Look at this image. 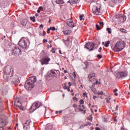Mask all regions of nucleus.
<instances>
[{
    "label": "nucleus",
    "instance_id": "obj_1",
    "mask_svg": "<svg viewBox=\"0 0 130 130\" xmlns=\"http://www.w3.org/2000/svg\"><path fill=\"white\" fill-rule=\"evenodd\" d=\"M3 72L4 73L3 77L7 82H8L10 80L11 82L15 84H19L20 83L21 77L18 76H13L14 75V68L13 66L10 65L7 66L4 69Z\"/></svg>",
    "mask_w": 130,
    "mask_h": 130
},
{
    "label": "nucleus",
    "instance_id": "obj_2",
    "mask_svg": "<svg viewBox=\"0 0 130 130\" xmlns=\"http://www.w3.org/2000/svg\"><path fill=\"white\" fill-rule=\"evenodd\" d=\"M37 80L36 77L35 76H32L27 79L24 84V87L26 90H31V89L34 87V84Z\"/></svg>",
    "mask_w": 130,
    "mask_h": 130
},
{
    "label": "nucleus",
    "instance_id": "obj_3",
    "mask_svg": "<svg viewBox=\"0 0 130 130\" xmlns=\"http://www.w3.org/2000/svg\"><path fill=\"white\" fill-rule=\"evenodd\" d=\"M125 47V43L124 42L121 41L120 42H118L114 46L113 48L114 51L117 52L118 51H121L123 50L124 48Z\"/></svg>",
    "mask_w": 130,
    "mask_h": 130
},
{
    "label": "nucleus",
    "instance_id": "obj_4",
    "mask_svg": "<svg viewBox=\"0 0 130 130\" xmlns=\"http://www.w3.org/2000/svg\"><path fill=\"white\" fill-rule=\"evenodd\" d=\"M41 103L39 102H36V103H34L31 107L29 109V110L31 112H33L37 109V108H39V107L41 106Z\"/></svg>",
    "mask_w": 130,
    "mask_h": 130
},
{
    "label": "nucleus",
    "instance_id": "obj_5",
    "mask_svg": "<svg viewBox=\"0 0 130 130\" xmlns=\"http://www.w3.org/2000/svg\"><path fill=\"white\" fill-rule=\"evenodd\" d=\"M18 45L23 48V49H27L29 46L27 45V43H26V41L24 40V39H21L18 42Z\"/></svg>",
    "mask_w": 130,
    "mask_h": 130
},
{
    "label": "nucleus",
    "instance_id": "obj_6",
    "mask_svg": "<svg viewBox=\"0 0 130 130\" xmlns=\"http://www.w3.org/2000/svg\"><path fill=\"white\" fill-rule=\"evenodd\" d=\"M21 49L18 48L17 47H14L12 49V54L13 55H15V56H18L21 54Z\"/></svg>",
    "mask_w": 130,
    "mask_h": 130
},
{
    "label": "nucleus",
    "instance_id": "obj_7",
    "mask_svg": "<svg viewBox=\"0 0 130 130\" xmlns=\"http://www.w3.org/2000/svg\"><path fill=\"white\" fill-rule=\"evenodd\" d=\"M94 46L95 44L93 43H87L84 47L87 49H89V51H92V50H93Z\"/></svg>",
    "mask_w": 130,
    "mask_h": 130
},
{
    "label": "nucleus",
    "instance_id": "obj_8",
    "mask_svg": "<svg viewBox=\"0 0 130 130\" xmlns=\"http://www.w3.org/2000/svg\"><path fill=\"white\" fill-rule=\"evenodd\" d=\"M50 61V58L48 57H44L41 60V64H48V62Z\"/></svg>",
    "mask_w": 130,
    "mask_h": 130
},
{
    "label": "nucleus",
    "instance_id": "obj_9",
    "mask_svg": "<svg viewBox=\"0 0 130 130\" xmlns=\"http://www.w3.org/2000/svg\"><path fill=\"white\" fill-rule=\"evenodd\" d=\"M127 77V73L126 72L118 73L116 75L117 79H121L122 78H125Z\"/></svg>",
    "mask_w": 130,
    "mask_h": 130
},
{
    "label": "nucleus",
    "instance_id": "obj_10",
    "mask_svg": "<svg viewBox=\"0 0 130 130\" xmlns=\"http://www.w3.org/2000/svg\"><path fill=\"white\" fill-rule=\"evenodd\" d=\"M66 24L71 28L76 27V23H74V22H73V20H72L71 19L66 20Z\"/></svg>",
    "mask_w": 130,
    "mask_h": 130
},
{
    "label": "nucleus",
    "instance_id": "obj_11",
    "mask_svg": "<svg viewBox=\"0 0 130 130\" xmlns=\"http://www.w3.org/2000/svg\"><path fill=\"white\" fill-rule=\"evenodd\" d=\"M30 123H31V120H27L26 122L23 124V129L24 130H28L30 129Z\"/></svg>",
    "mask_w": 130,
    "mask_h": 130
},
{
    "label": "nucleus",
    "instance_id": "obj_12",
    "mask_svg": "<svg viewBox=\"0 0 130 130\" xmlns=\"http://www.w3.org/2000/svg\"><path fill=\"white\" fill-rule=\"evenodd\" d=\"M117 19H119L120 21L123 22V21H125L126 20V16L125 15H123L122 14H118L116 16Z\"/></svg>",
    "mask_w": 130,
    "mask_h": 130
},
{
    "label": "nucleus",
    "instance_id": "obj_13",
    "mask_svg": "<svg viewBox=\"0 0 130 130\" xmlns=\"http://www.w3.org/2000/svg\"><path fill=\"white\" fill-rule=\"evenodd\" d=\"M96 77V74L95 73H91L89 75L88 78L90 82H94L95 81V78Z\"/></svg>",
    "mask_w": 130,
    "mask_h": 130
},
{
    "label": "nucleus",
    "instance_id": "obj_14",
    "mask_svg": "<svg viewBox=\"0 0 130 130\" xmlns=\"http://www.w3.org/2000/svg\"><path fill=\"white\" fill-rule=\"evenodd\" d=\"M6 120H4L3 118H0V127H5L6 125Z\"/></svg>",
    "mask_w": 130,
    "mask_h": 130
},
{
    "label": "nucleus",
    "instance_id": "obj_15",
    "mask_svg": "<svg viewBox=\"0 0 130 130\" xmlns=\"http://www.w3.org/2000/svg\"><path fill=\"white\" fill-rule=\"evenodd\" d=\"M92 12L93 14L100 12V8H98L96 6H93L92 8Z\"/></svg>",
    "mask_w": 130,
    "mask_h": 130
},
{
    "label": "nucleus",
    "instance_id": "obj_16",
    "mask_svg": "<svg viewBox=\"0 0 130 130\" xmlns=\"http://www.w3.org/2000/svg\"><path fill=\"white\" fill-rule=\"evenodd\" d=\"M15 103H20V105H16V106L19 107L20 109H21V110H24V107L22 106V103H21V102L17 101V100L16 99L15 100Z\"/></svg>",
    "mask_w": 130,
    "mask_h": 130
},
{
    "label": "nucleus",
    "instance_id": "obj_17",
    "mask_svg": "<svg viewBox=\"0 0 130 130\" xmlns=\"http://www.w3.org/2000/svg\"><path fill=\"white\" fill-rule=\"evenodd\" d=\"M55 3L58 5H63L64 4L63 0H56Z\"/></svg>",
    "mask_w": 130,
    "mask_h": 130
},
{
    "label": "nucleus",
    "instance_id": "obj_18",
    "mask_svg": "<svg viewBox=\"0 0 130 130\" xmlns=\"http://www.w3.org/2000/svg\"><path fill=\"white\" fill-rule=\"evenodd\" d=\"M90 88L91 90L92 91V92H93V93H94L95 95H97V90H96V88H95L94 86H93V85L90 86Z\"/></svg>",
    "mask_w": 130,
    "mask_h": 130
},
{
    "label": "nucleus",
    "instance_id": "obj_19",
    "mask_svg": "<svg viewBox=\"0 0 130 130\" xmlns=\"http://www.w3.org/2000/svg\"><path fill=\"white\" fill-rule=\"evenodd\" d=\"M52 124H48L46 126V130H51L52 128Z\"/></svg>",
    "mask_w": 130,
    "mask_h": 130
},
{
    "label": "nucleus",
    "instance_id": "obj_20",
    "mask_svg": "<svg viewBox=\"0 0 130 130\" xmlns=\"http://www.w3.org/2000/svg\"><path fill=\"white\" fill-rule=\"evenodd\" d=\"M21 25L23 26V27L26 26V25H27V21H26V20H23L21 22Z\"/></svg>",
    "mask_w": 130,
    "mask_h": 130
},
{
    "label": "nucleus",
    "instance_id": "obj_21",
    "mask_svg": "<svg viewBox=\"0 0 130 130\" xmlns=\"http://www.w3.org/2000/svg\"><path fill=\"white\" fill-rule=\"evenodd\" d=\"M112 2L114 4H119V3L122 2V0H112Z\"/></svg>",
    "mask_w": 130,
    "mask_h": 130
},
{
    "label": "nucleus",
    "instance_id": "obj_22",
    "mask_svg": "<svg viewBox=\"0 0 130 130\" xmlns=\"http://www.w3.org/2000/svg\"><path fill=\"white\" fill-rule=\"evenodd\" d=\"M71 33H72V31H71V30H65L64 31V35H70Z\"/></svg>",
    "mask_w": 130,
    "mask_h": 130
},
{
    "label": "nucleus",
    "instance_id": "obj_23",
    "mask_svg": "<svg viewBox=\"0 0 130 130\" xmlns=\"http://www.w3.org/2000/svg\"><path fill=\"white\" fill-rule=\"evenodd\" d=\"M109 44H110V41H107L106 44L104 45V46L105 47H108V46H109Z\"/></svg>",
    "mask_w": 130,
    "mask_h": 130
},
{
    "label": "nucleus",
    "instance_id": "obj_24",
    "mask_svg": "<svg viewBox=\"0 0 130 130\" xmlns=\"http://www.w3.org/2000/svg\"><path fill=\"white\" fill-rule=\"evenodd\" d=\"M54 71H55V72H56V75L54 76V77H56V76H57V75H59H59H60L59 71L55 70H54Z\"/></svg>",
    "mask_w": 130,
    "mask_h": 130
},
{
    "label": "nucleus",
    "instance_id": "obj_25",
    "mask_svg": "<svg viewBox=\"0 0 130 130\" xmlns=\"http://www.w3.org/2000/svg\"><path fill=\"white\" fill-rule=\"evenodd\" d=\"M107 31L108 32L109 34H111V28L109 27L107 28Z\"/></svg>",
    "mask_w": 130,
    "mask_h": 130
},
{
    "label": "nucleus",
    "instance_id": "obj_26",
    "mask_svg": "<svg viewBox=\"0 0 130 130\" xmlns=\"http://www.w3.org/2000/svg\"><path fill=\"white\" fill-rule=\"evenodd\" d=\"M100 23V25L101 26V27H103L104 26V22H103V21L102 22H99Z\"/></svg>",
    "mask_w": 130,
    "mask_h": 130
},
{
    "label": "nucleus",
    "instance_id": "obj_27",
    "mask_svg": "<svg viewBox=\"0 0 130 130\" xmlns=\"http://www.w3.org/2000/svg\"><path fill=\"white\" fill-rule=\"evenodd\" d=\"M120 31L122 32L123 33H126V30L123 29V28H121Z\"/></svg>",
    "mask_w": 130,
    "mask_h": 130
},
{
    "label": "nucleus",
    "instance_id": "obj_28",
    "mask_svg": "<svg viewBox=\"0 0 130 130\" xmlns=\"http://www.w3.org/2000/svg\"><path fill=\"white\" fill-rule=\"evenodd\" d=\"M83 17H84V14H82V15H80V21H82V20H84V19H83Z\"/></svg>",
    "mask_w": 130,
    "mask_h": 130
},
{
    "label": "nucleus",
    "instance_id": "obj_29",
    "mask_svg": "<svg viewBox=\"0 0 130 130\" xmlns=\"http://www.w3.org/2000/svg\"><path fill=\"white\" fill-rule=\"evenodd\" d=\"M30 20H32V22H35V17H30Z\"/></svg>",
    "mask_w": 130,
    "mask_h": 130
},
{
    "label": "nucleus",
    "instance_id": "obj_30",
    "mask_svg": "<svg viewBox=\"0 0 130 130\" xmlns=\"http://www.w3.org/2000/svg\"><path fill=\"white\" fill-rule=\"evenodd\" d=\"M97 30H101V28H100V26H99V25L96 24L95 26Z\"/></svg>",
    "mask_w": 130,
    "mask_h": 130
},
{
    "label": "nucleus",
    "instance_id": "obj_31",
    "mask_svg": "<svg viewBox=\"0 0 130 130\" xmlns=\"http://www.w3.org/2000/svg\"><path fill=\"white\" fill-rule=\"evenodd\" d=\"M97 94H98V95H103L104 93L103 92V91H101V92H97Z\"/></svg>",
    "mask_w": 130,
    "mask_h": 130
},
{
    "label": "nucleus",
    "instance_id": "obj_32",
    "mask_svg": "<svg viewBox=\"0 0 130 130\" xmlns=\"http://www.w3.org/2000/svg\"><path fill=\"white\" fill-rule=\"evenodd\" d=\"M51 73L53 75H55V76H56V73L55 72L53 71V70H51Z\"/></svg>",
    "mask_w": 130,
    "mask_h": 130
},
{
    "label": "nucleus",
    "instance_id": "obj_33",
    "mask_svg": "<svg viewBox=\"0 0 130 130\" xmlns=\"http://www.w3.org/2000/svg\"><path fill=\"white\" fill-rule=\"evenodd\" d=\"M97 56H98V58H99V59L102 58V55H101V54H98Z\"/></svg>",
    "mask_w": 130,
    "mask_h": 130
},
{
    "label": "nucleus",
    "instance_id": "obj_34",
    "mask_svg": "<svg viewBox=\"0 0 130 130\" xmlns=\"http://www.w3.org/2000/svg\"><path fill=\"white\" fill-rule=\"evenodd\" d=\"M110 99H108V98L106 99L107 103H110Z\"/></svg>",
    "mask_w": 130,
    "mask_h": 130
},
{
    "label": "nucleus",
    "instance_id": "obj_35",
    "mask_svg": "<svg viewBox=\"0 0 130 130\" xmlns=\"http://www.w3.org/2000/svg\"><path fill=\"white\" fill-rule=\"evenodd\" d=\"M50 29L51 30H52V31H55V27H50Z\"/></svg>",
    "mask_w": 130,
    "mask_h": 130
},
{
    "label": "nucleus",
    "instance_id": "obj_36",
    "mask_svg": "<svg viewBox=\"0 0 130 130\" xmlns=\"http://www.w3.org/2000/svg\"><path fill=\"white\" fill-rule=\"evenodd\" d=\"M79 102L80 104H84V101H83V100H80Z\"/></svg>",
    "mask_w": 130,
    "mask_h": 130
},
{
    "label": "nucleus",
    "instance_id": "obj_37",
    "mask_svg": "<svg viewBox=\"0 0 130 130\" xmlns=\"http://www.w3.org/2000/svg\"><path fill=\"white\" fill-rule=\"evenodd\" d=\"M73 100L75 101H78V98H77V97L74 96L73 98Z\"/></svg>",
    "mask_w": 130,
    "mask_h": 130
},
{
    "label": "nucleus",
    "instance_id": "obj_38",
    "mask_svg": "<svg viewBox=\"0 0 130 130\" xmlns=\"http://www.w3.org/2000/svg\"><path fill=\"white\" fill-rule=\"evenodd\" d=\"M73 107H74V108H75V110H76V109H77V105H76V104H73Z\"/></svg>",
    "mask_w": 130,
    "mask_h": 130
},
{
    "label": "nucleus",
    "instance_id": "obj_39",
    "mask_svg": "<svg viewBox=\"0 0 130 130\" xmlns=\"http://www.w3.org/2000/svg\"><path fill=\"white\" fill-rule=\"evenodd\" d=\"M50 30H51L50 28H48L47 31L48 34H49V33H50Z\"/></svg>",
    "mask_w": 130,
    "mask_h": 130
},
{
    "label": "nucleus",
    "instance_id": "obj_40",
    "mask_svg": "<svg viewBox=\"0 0 130 130\" xmlns=\"http://www.w3.org/2000/svg\"><path fill=\"white\" fill-rule=\"evenodd\" d=\"M70 1H71L72 3H77V2H78V0H70Z\"/></svg>",
    "mask_w": 130,
    "mask_h": 130
},
{
    "label": "nucleus",
    "instance_id": "obj_41",
    "mask_svg": "<svg viewBox=\"0 0 130 130\" xmlns=\"http://www.w3.org/2000/svg\"><path fill=\"white\" fill-rule=\"evenodd\" d=\"M4 3H0V7L3 8L4 7Z\"/></svg>",
    "mask_w": 130,
    "mask_h": 130
},
{
    "label": "nucleus",
    "instance_id": "obj_42",
    "mask_svg": "<svg viewBox=\"0 0 130 130\" xmlns=\"http://www.w3.org/2000/svg\"><path fill=\"white\" fill-rule=\"evenodd\" d=\"M87 92H84L83 93V95L84 96H85L86 97H88V95H87Z\"/></svg>",
    "mask_w": 130,
    "mask_h": 130
},
{
    "label": "nucleus",
    "instance_id": "obj_43",
    "mask_svg": "<svg viewBox=\"0 0 130 130\" xmlns=\"http://www.w3.org/2000/svg\"><path fill=\"white\" fill-rule=\"evenodd\" d=\"M39 10L40 11H42V10H43V7H39Z\"/></svg>",
    "mask_w": 130,
    "mask_h": 130
},
{
    "label": "nucleus",
    "instance_id": "obj_44",
    "mask_svg": "<svg viewBox=\"0 0 130 130\" xmlns=\"http://www.w3.org/2000/svg\"><path fill=\"white\" fill-rule=\"evenodd\" d=\"M51 51L53 52V53H55V51H54V48H52L51 50Z\"/></svg>",
    "mask_w": 130,
    "mask_h": 130
},
{
    "label": "nucleus",
    "instance_id": "obj_45",
    "mask_svg": "<svg viewBox=\"0 0 130 130\" xmlns=\"http://www.w3.org/2000/svg\"><path fill=\"white\" fill-rule=\"evenodd\" d=\"M101 50H102V47H100L99 49V52H101Z\"/></svg>",
    "mask_w": 130,
    "mask_h": 130
},
{
    "label": "nucleus",
    "instance_id": "obj_46",
    "mask_svg": "<svg viewBox=\"0 0 130 130\" xmlns=\"http://www.w3.org/2000/svg\"><path fill=\"white\" fill-rule=\"evenodd\" d=\"M46 34V32H45V31H43V36H45V35Z\"/></svg>",
    "mask_w": 130,
    "mask_h": 130
},
{
    "label": "nucleus",
    "instance_id": "obj_47",
    "mask_svg": "<svg viewBox=\"0 0 130 130\" xmlns=\"http://www.w3.org/2000/svg\"><path fill=\"white\" fill-rule=\"evenodd\" d=\"M63 88L65 90H67V89H68V87H67L66 86H63Z\"/></svg>",
    "mask_w": 130,
    "mask_h": 130
},
{
    "label": "nucleus",
    "instance_id": "obj_48",
    "mask_svg": "<svg viewBox=\"0 0 130 130\" xmlns=\"http://www.w3.org/2000/svg\"><path fill=\"white\" fill-rule=\"evenodd\" d=\"M118 90L117 89H115V90H113V92L115 93L116 92H117Z\"/></svg>",
    "mask_w": 130,
    "mask_h": 130
},
{
    "label": "nucleus",
    "instance_id": "obj_49",
    "mask_svg": "<svg viewBox=\"0 0 130 130\" xmlns=\"http://www.w3.org/2000/svg\"><path fill=\"white\" fill-rule=\"evenodd\" d=\"M68 85H69V87H71V86H72V83L71 82H69Z\"/></svg>",
    "mask_w": 130,
    "mask_h": 130
},
{
    "label": "nucleus",
    "instance_id": "obj_50",
    "mask_svg": "<svg viewBox=\"0 0 130 130\" xmlns=\"http://www.w3.org/2000/svg\"><path fill=\"white\" fill-rule=\"evenodd\" d=\"M47 40H46V39H44L43 40V42H44V43H45V42H47Z\"/></svg>",
    "mask_w": 130,
    "mask_h": 130
},
{
    "label": "nucleus",
    "instance_id": "obj_51",
    "mask_svg": "<svg viewBox=\"0 0 130 130\" xmlns=\"http://www.w3.org/2000/svg\"><path fill=\"white\" fill-rule=\"evenodd\" d=\"M95 84L96 85H98V84H99V81H98V80H96V82H95Z\"/></svg>",
    "mask_w": 130,
    "mask_h": 130
},
{
    "label": "nucleus",
    "instance_id": "obj_52",
    "mask_svg": "<svg viewBox=\"0 0 130 130\" xmlns=\"http://www.w3.org/2000/svg\"><path fill=\"white\" fill-rule=\"evenodd\" d=\"M97 98V96L96 95H93V99H96Z\"/></svg>",
    "mask_w": 130,
    "mask_h": 130
},
{
    "label": "nucleus",
    "instance_id": "obj_53",
    "mask_svg": "<svg viewBox=\"0 0 130 130\" xmlns=\"http://www.w3.org/2000/svg\"><path fill=\"white\" fill-rule=\"evenodd\" d=\"M115 96H118V93L117 92H116L114 93Z\"/></svg>",
    "mask_w": 130,
    "mask_h": 130
},
{
    "label": "nucleus",
    "instance_id": "obj_54",
    "mask_svg": "<svg viewBox=\"0 0 130 130\" xmlns=\"http://www.w3.org/2000/svg\"><path fill=\"white\" fill-rule=\"evenodd\" d=\"M67 90H68V92H70V91H71V89H70V87H69V88L67 87Z\"/></svg>",
    "mask_w": 130,
    "mask_h": 130
},
{
    "label": "nucleus",
    "instance_id": "obj_55",
    "mask_svg": "<svg viewBox=\"0 0 130 130\" xmlns=\"http://www.w3.org/2000/svg\"><path fill=\"white\" fill-rule=\"evenodd\" d=\"M95 130H100V128L98 127H95Z\"/></svg>",
    "mask_w": 130,
    "mask_h": 130
},
{
    "label": "nucleus",
    "instance_id": "obj_56",
    "mask_svg": "<svg viewBox=\"0 0 130 130\" xmlns=\"http://www.w3.org/2000/svg\"><path fill=\"white\" fill-rule=\"evenodd\" d=\"M40 28H43V24H41V25H40Z\"/></svg>",
    "mask_w": 130,
    "mask_h": 130
},
{
    "label": "nucleus",
    "instance_id": "obj_57",
    "mask_svg": "<svg viewBox=\"0 0 130 130\" xmlns=\"http://www.w3.org/2000/svg\"><path fill=\"white\" fill-rule=\"evenodd\" d=\"M116 110H118V106H116Z\"/></svg>",
    "mask_w": 130,
    "mask_h": 130
},
{
    "label": "nucleus",
    "instance_id": "obj_58",
    "mask_svg": "<svg viewBox=\"0 0 130 130\" xmlns=\"http://www.w3.org/2000/svg\"><path fill=\"white\" fill-rule=\"evenodd\" d=\"M73 74L74 75V77H77V75H76V73L75 72H74Z\"/></svg>",
    "mask_w": 130,
    "mask_h": 130
},
{
    "label": "nucleus",
    "instance_id": "obj_59",
    "mask_svg": "<svg viewBox=\"0 0 130 130\" xmlns=\"http://www.w3.org/2000/svg\"><path fill=\"white\" fill-rule=\"evenodd\" d=\"M59 53L60 54H62V53H61V50H59Z\"/></svg>",
    "mask_w": 130,
    "mask_h": 130
},
{
    "label": "nucleus",
    "instance_id": "obj_60",
    "mask_svg": "<svg viewBox=\"0 0 130 130\" xmlns=\"http://www.w3.org/2000/svg\"><path fill=\"white\" fill-rule=\"evenodd\" d=\"M35 16H36V17H38L39 16V14L37 13V14H36Z\"/></svg>",
    "mask_w": 130,
    "mask_h": 130
},
{
    "label": "nucleus",
    "instance_id": "obj_61",
    "mask_svg": "<svg viewBox=\"0 0 130 130\" xmlns=\"http://www.w3.org/2000/svg\"><path fill=\"white\" fill-rule=\"evenodd\" d=\"M1 129L0 130H5V128H4V127H1Z\"/></svg>",
    "mask_w": 130,
    "mask_h": 130
},
{
    "label": "nucleus",
    "instance_id": "obj_62",
    "mask_svg": "<svg viewBox=\"0 0 130 130\" xmlns=\"http://www.w3.org/2000/svg\"><path fill=\"white\" fill-rule=\"evenodd\" d=\"M80 111H83V109L81 108H79Z\"/></svg>",
    "mask_w": 130,
    "mask_h": 130
},
{
    "label": "nucleus",
    "instance_id": "obj_63",
    "mask_svg": "<svg viewBox=\"0 0 130 130\" xmlns=\"http://www.w3.org/2000/svg\"><path fill=\"white\" fill-rule=\"evenodd\" d=\"M68 3H73V2H72V1H68Z\"/></svg>",
    "mask_w": 130,
    "mask_h": 130
},
{
    "label": "nucleus",
    "instance_id": "obj_64",
    "mask_svg": "<svg viewBox=\"0 0 130 130\" xmlns=\"http://www.w3.org/2000/svg\"><path fill=\"white\" fill-rule=\"evenodd\" d=\"M38 13H40V10L39 9H38V10L37 11Z\"/></svg>",
    "mask_w": 130,
    "mask_h": 130
}]
</instances>
